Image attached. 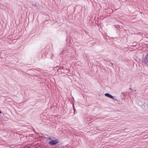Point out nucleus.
<instances>
[{
  "instance_id": "obj_8",
  "label": "nucleus",
  "mask_w": 148,
  "mask_h": 148,
  "mask_svg": "<svg viewBox=\"0 0 148 148\" xmlns=\"http://www.w3.org/2000/svg\"><path fill=\"white\" fill-rule=\"evenodd\" d=\"M109 63L111 64V66L112 67H113V63H112L110 62H109Z\"/></svg>"
},
{
  "instance_id": "obj_6",
  "label": "nucleus",
  "mask_w": 148,
  "mask_h": 148,
  "mask_svg": "<svg viewBox=\"0 0 148 148\" xmlns=\"http://www.w3.org/2000/svg\"><path fill=\"white\" fill-rule=\"evenodd\" d=\"M65 68L63 66H62V68H61V69L62 70H65Z\"/></svg>"
},
{
  "instance_id": "obj_2",
  "label": "nucleus",
  "mask_w": 148,
  "mask_h": 148,
  "mask_svg": "<svg viewBox=\"0 0 148 148\" xmlns=\"http://www.w3.org/2000/svg\"><path fill=\"white\" fill-rule=\"evenodd\" d=\"M104 95H105L106 97H108L112 99H113L112 100L113 101H118V100L116 98H114V96H112V95L109 93H106Z\"/></svg>"
},
{
  "instance_id": "obj_4",
  "label": "nucleus",
  "mask_w": 148,
  "mask_h": 148,
  "mask_svg": "<svg viewBox=\"0 0 148 148\" xmlns=\"http://www.w3.org/2000/svg\"><path fill=\"white\" fill-rule=\"evenodd\" d=\"M143 63H145V64H148V55L146 54L145 56V58L143 60Z\"/></svg>"
},
{
  "instance_id": "obj_1",
  "label": "nucleus",
  "mask_w": 148,
  "mask_h": 148,
  "mask_svg": "<svg viewBox=\"0 0 148 148\" xmlns=\"http://www.w3.org/2000/svg\"><path fill=\"white\" fill-rule=\"evenodd\" d=\"M125 93L124 92H122L121 93V100L120 99H119V100H118V101H123L125 102L126 101H126H127V99L125 98Z\"/></svg>"
},
{
  "instance_id": "obj_3",
  "label": "nucleus",
  "mask_w": 148,
  "mask_h": 148,
  "mask_svg": "<svg viewBox=\"0 0 148 148\" xmlns=\"http://www.w3.org/2000/svg\"><path fill=\"white\" fill-rule=\"evenodd\" d=\"M59 142V140L58 139H56L54 140H51L49 142V144L51 145H55Z\"/></svg>"
},
{
  "instance_id": "obj_9",
  "label": "nucleus",
  "mask_w": 148,
  "mask_h": 148,
  "mask_svg": "<svg viewBox=\"0 0 148 148\" xmlns=\"http://www.w3.org/2000/svg\"><path fill=\"white\" fill-rule=\"evenodd\" d=\"M33 5H34L35 6L37 7V4L36 3L33 4Z\"/></svg>"
},
{
  "instance_id": "obj_5",
  "label": "nucleus",
  "mask_w": 148,
  "mask_h": 148,
  "mask_svg": "<svg viewBox=\"0 0 148 148\" xmlns=\"http://www.w3.org/2000/svg\"><path fill=\"white\" fill-rule=\"evenodd\" d=\"M56 68L57 69V71H59V72H60V71H59V70H60V71L62 73H64V70H62L61 69V66H58V67H56Z\"/></svg>"
},
{
  "instance_id": "obj_12",
  "label": "nucleus",
  "mask_w": 148,
  "mask_h": 148,
  "mask_svg": "<svg viewBox=\"0 0 148 148\" xmlns=\"http://www.w3.org/2000/svg\"><path fill=\"white\" fill-rule=\"evenodd\" d=\"M1 113V111H0V114Z\"/></svg>"
},
{
  "instance_id": "obj_7",
  "label": "nucleus",
  "mask_w": 148,
  "mask_h": 148,
  "mask_svg": "<svg viewBox=\"0 0 148 148\" xmlns=\"http://www.w3.org/2000/svg\"><path fill=\"white\" fill-rule=\"evenodd\" d=\"M136 42H134L132 43V44H133L132 45L133 46H136Z\"/></svg>"
},
{
  "instance_id": "obj_11",
  "label": "nucleus",
  "mask_w": 148,
  "mask_h": 148,
  "mask_svg": "<svg viewBox=\"0 0 148 148\" xmlns=\"http://www.w3.org/2000/svg\"><path fill=\"white\" fill-rule=\"evenodd\" d=\"M129 89H130V90H132V89L131 88H129Z\"/></svg>"
},
{
  "instance_id": "obj_10",
  "label": "nucleus",
  "mask_w": 148,
  "mask_h": 148,
  "mask_svg": "<svg viewBox=\"0 0 148 148\" xmlns=\"http://www.w3.org/2000/svg\"><path fill=\"white\" fill-rule=\"evenodd\" d=\"M65 68V70H68V69L67 68Z\"/></svg>"
}]
</instances>
